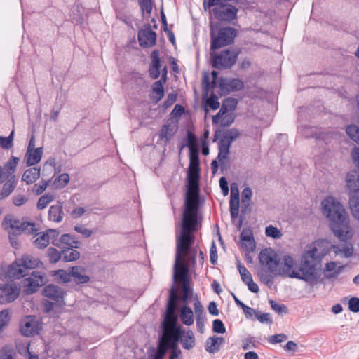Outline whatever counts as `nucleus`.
Returning <instances> with one entry per match:
<instances>
[{"instance_id": "nucleus-20", "label": "nucleus", "mask_w": 359, "mask_h": 359, "mask_svg": "<svg viewBox=\"0 0 359 359\" xmlns=\"http://www.w3.org/2000/svg\"><path fill=\"white\" fill-rule=\"evenodd\" d=\"M167 69H163L161 79L154 83L151 87L152 94L151 99L156 102H158L164 96L163 83L166 81Z\"/></svg>"}, {"instance_id": "nucleus-16", "label": "nucleus", "mask_w": 359, "mask_h": 359, "mask_svg": "<svg viewBox=\"0 0 359 359\" xmlns=\"http://www.w3.org/2000/svg\"><path fill=\"white\" fill-rule=\"evenodd\" d=\"M239 245L247 252H252L255 250L256 244L252 230L250 228H244L240 235Z\"/></svg>"}, {"instance_id": "nucleus-11", "label": "nucleus", "mask_w": 359, "mask_h": 359, "mask_svg": "<svg viewBox=\"0 0 359 359\" xmlns=\"http://www.w3.org/2000/svg\"><path fill=\"white\" fill-rule=\"evenodd\" d=\"M21 287L15 283L0 284V304L13 302L20 294Z\"/></svg>"}, {"instance_id": "nucleus-60", "label": "nucleus", "mask_w": 359, "mask_h": 359, "mask_svg": "<svg viewBox=\"0 0 359 359\" xmlns=\"http://www.w3.org/2000/svg\"><path fill=\"white\" fill-rule=\"evenodd\" d=\"M9 321V311L4 309L0 311V331L7 325Z\"/></svg>"}, {"instance_id": "nucleus-33", "label": "nucleus", "mask_w": 359, "mask_h": 359, "mask_svg": "<svg viewBox=\"0 0 359 359\" xmlns=\"http://www.w3.org/2000/svg\"><path fill=\"white\" fill-rule=\"evenodd\" d=\"M72 278L76 283H86L89 280V277L86 274L83 268L75 266L72 268Z\"/></svg>"}, {"instance_id": "nucleus-49", "label": "nucleus", "mask_w": 359, "mask_h": 359, "mask_svg": "<svg viewBox=\"0 0 359 359\" xmlns=\"http://www.w3.org/2000/svg\"><path fill=\"white\" fill-rule=\"evenodd\" d=\"M230 212L232 218H236L239 212V198H230Z\"/></svg>"}, {"instance_id": "nucleus-6", "label": "nucleus", "mask_w": 359, "mask_h": 359, "mask_svg": "<svg viewBox=\"0 0 359 359\" xmlns=\"http://www.w3.org/2000/svg\"><path fill=\"white\" fill-rule=\"evenodd\" d=\"M164 332L159 342L157 350L153 351L154 359H163L168 348L177 346L181 336L180 327L163 328Z\"/></svg>"}, {"instance_id": "nucleus-51", "label": "nucleus", "mask_w": 359, "mask_h": 359, "mask_svg": "<svg viewBox=\"0 0 359 359\" xmlns=\"http://www.w3.org/2000/svg\"><path fill=\"white\" fill-rule=\"evenodd\" d=\"M62 256V252H60L57 249L53 248H48V257L49 258L50 262L56 263L61 259Z\"/></svg>"}, {"instance_id": "nucleus-43", "label": "nucleus", "mask_w": 359, "mask_h": 359, "mask_svg": "<svg viewBox=\"0 0 359 359\" xmlns=\"http://www.w3.org/2000/svg\"><path fill=\"white\" fill-rule=\"evenodd\" d=\"M347 135L359 145V128L355 125H350L346 129Z\"/></svg>"}, {"instance_id": "nucleus-57", "label": "nucleus", "mask_w": 359, "mask_h": 359, "mask_svg": "<svg viewBox=\"0 0 359 359\" xmlns=\"http://www.w3.org/2000/svg\"><path fill=\"white\" fill-rule=\"evenodd\" d=\"M212 330L215 332L219 334H224L226 332L225 326L219 319H215L213 320Z\"/></svg>"}, {"instance_id": "nucleus-31", "label": "nucleus", "mask_w": 359, "mask_h": 359, "mask_svg": "<svg viewBox=\"0 0 359 359\" xmlns=\"http://www.w3.org/2000/svg\"><path fill=\"white\" fill-rule=\"evenodd\" d=\"M234 121V116L233 113L229 111H226L222 115H219V112L217 115L212 117V123L214 124H219L222 126H229L231 125Z\"/></svg>"}, {"instance_id": "nucleus-42", "label": "nucleus", "mask_w": 359, "mask_h": 359, "mask_svg": "<svg viewBox=\"0 0 359 359\" xmlns=\"http://www.w3.org/2000/svg\"><path fill=\"white\" fill-rule=\"evenodd\" d=\"M54 195L50 193L41 196L37 203V208L39 210H43L46 208L48 205L54 200Z\"/></svg>"}, {"instance_id": "nucleus-63", "label": "nucleus", "mask_w": 359, "mask_h": 359, "mask_svg": "<svg viewBox=\"0 0 359 359\" xmlns=\"http://www.w3.org/2000/svg\"><path fill=\"white\" fill-rule=\"evenodd\" d=\"M348 309L353 313H358L359 311V298H351L348 302Z\"/></svg>"}, {"instance_id": "nucleus-45", "label": "nucleus", "mask_w": 359, "mask_h": 359, "mask_svg": "<svg viewBox=\"0 0 359 359\" xmlns=\"http://www.w3.org/2000/svg\"><path fill=\"white\" fill-rule=\"evenodd\" d=\"M237 268L243 282L245 283V284L248 283V282H251L252 278L249 271L240 262L237 263Z\"/></svg>"}, {"instance_id": "nucleus-8", "label": "nucleus", "mask_w": 359, "mask_h": 359, "mask_svg": "<svg viewBox=\"0 0 359 359\" xmlns=\"http://www.w3.org/2000/svg\"><path fill=\"white\" fill-rule=\"evenodd\" d=\"M259 262L261 269L268 270L276 276L280 260L275 250L271 248L262 250L259 254Z\"/></svg>"}, {"instance_id": "nucleus-3", "label": "nucleus", "mask_w": 359, "mask_h": 359, "mask_svg": "<svg viewBox=\"0 0 359 359\" xmlns=\"http://www.w3.org/2000/svg\"><path fill=\"white\" fill-rule=\"evenodd\" d=\"M199 159L197 149L189 147V165L188 170V189L186 194L185 208L182 219L196 220L199 203Z\"/></svg>"}, {"instance_id": "nucleus-23", "label": "nucleus", "mask_w": 359, "mask_h": 359, "mask_svg": "<svg viewBox=\"0 0 359 359\" xmlns=\"http://www.w3.org/2000/svg\"><path fill=\"white\" fill-rule=\"evenodd\" d=\"M43 147H38L36 149L27 150L25 155V161L27 166H33L39 163L42 158Z\"/></svg>"}, {"instance_id": "nucleus-30", "label": "nucleus", "mask_w": 359, "mask_h": 359, "mask_svg": "<svg viewBox=\"0 0 359 359\" xmlns=\"http://www.w3.org/2000/svg\"><path fill=\"white\" fill-rule=\"evenodd\" d=\"M63 219L62 205L58 203L50 206L48 211V219L50 221L59 223Z\"/></svg>"}, {"instance_id": "nucleus-7", "label": "nucleus", "mask_w": 359, "mask_h": 359, "mask_svg": "<svg viewBox=\"0 0 359 359\" xmlns=\"http://www.w3.org/2000/svg\"><path fill=\"white\" fill-rule=\"evenodd\" d=\"M300 273L295 259L290 255H285L279 262L276 276L302 280Z\"/></svg>"}, {"instance_id": "nucleus-41", "label": "nucleus", "mask_w": 359, "mask_h": 359, "mask_svg": "<svg viewBox=\"0 0 359 359\" xmlns=\"http://www.w3.org/2000/svg\"><path fill=\"white\" fill-rule=\"evenodd\" d=\"M239 136V130L236 128H232L224 132L222 139L231 144V143Z\"/></svg>"}, {"instance_id": "nucleus-53", "label": "nucleus", "mask_w": 359, "mask_h": 359, "mask_svg": "<svg viewBox=\"0 0 359 359\" xmlns=\"http://www.w3.org/2000/svg\"><path fill=\"white\" fill-rule=\"evenodd\" d=\"M259 276L263 283L269 285L272 283L274 276L270 271H268V270L261 269L259 272Z\"/></svg>"}, {"instance_id": "nucleus-56", "label": "nucleus", "mask_w": 359, "mask_h": 359, "mask_svg": "<svg viewBox=\"0 0 359 359\" xmlns=\"http://www.w3.org/2000/svg\"><path fill=\"white\" fill-rule=\"evenodd\" d=\"M206 106L209 107L213 110H216L219 107V102L217 95L212 94L206 100Z\"/></svg>"}, {"instance_id": "nucleus-10", "label": "nucleus", "mask_w": 359, "mask_h": 359, "mask_svg": "<svg viewBox=\"0 0 359 359\" xmlns=\"http://www.w3.org/2000/svg\"><path fill=\"white\" fill-rule=\"evenodd\" d=\"M41 330V323L35 316H26L20 320V331L25 337H33L38 334Z\"/></svg>"}, {"instance_id": "nucleus-40", "label": "nucleus", "mask_w": 359, "mask_h": 359, "mask_svg": "<svg viewBox=\"0 0 359 359\" xmlns=\"http://www.w3.org/2000/svg\"><path fill=\"white\" fill-rule=\"evenodd\" d=\"M349 208L353 217L359 222V198L352 196L349 199Z\"/></svg>"}, {"instance_id": "nucleus-61", "label": "nucleus", "mask_w": 359, "mask_h": 359, "mask_svg": "<svg viewBox=\"0 0 359 359\" xmlns=\"http://www.w3.org/2000/svg\"><path fill=\"white\" fill-rule=\"evenodd\" d=\"M255 316L261 323H272L271 316L268 313H262L260 311H257Z\"/></svg>"}, {"instance_id": "nucleus-47", "label": "nucleus", "mask_w": 359, "mask_h": 359, "mask_svg": "<svg viewBox=\"0 0 359 359\" xmlns=\"http://www.w3.org/2000/svg\"><path fill=\"white\" fill-rule=\"evenodd\" d=\"M193 290L189 287L188 282L184 283L182 285V295L181 299L184 304H188L189 298L192 296Z\"/></svg>"}, {"instance_id": "nucleus-12", "label": "nucleus", "mask_w": 359, "mask_h": 359, "mask_svg": "<svg viewBox=\"0 0 359 359\" xmlns=\"http://www.w3.org/2000/svg\"><path fill=\"white\" fill-rule=\"evenodd\" d=\"M10 224V233L13 234H20L22 233L26 234H32L38 231L36 225L33 222H20L16 219H10L8 221L6 218L4 226L5 228H8V223Z\"/></svg>"}, {"instance_id": "nucleus-54", "label": "nucleus", "mask_w": 359, "mask_h": 359, "mask_svg": "<svg viewBox=\"0 0 359 359\" xmlns=\"http://www.w3.org/2000/svg\"><path fill=\"white\" fill-rule=\"evenodd\" d=\"M55 276L62 283H68L72 279V269L69 272L65 270H58L56 272Z\"/></svg>"}, {"instance_id": "nucleus-1", "label": "nucleus", "mask_w": 359, "mask_h": 359, "mask_svg": "<svg viewBox=\"0 0 359 359\" xmlns=\"http://www.w3.org/2000/svg\"><path fill=\"white\" fill-rule=\"evenodd\" d=\"M196 220L182 219L180 233H176V255L174 267V279L182 283H187L188 268L184 262L194 241L193 233L197 230Z\"/></svg>"}, {"instance_id": "nucleus-24", "label": "nucleus", "mask_w": 359, "mask_h": 359, "mask_svg": "<svg viewBox=\"0 0 359 359\" xmlns=\"http://www.w3.org/2000/svg\"><path fill=\"white\" fill-rule=\"evenodd\" d=\"M151 64L149 67V72L150 76L153 79L158 78L161 72V61L159 57V53L158 50H154L151 54Z\"/></svg>"}, {"instance_id": "nucleus-21", "label": "nucleus", "mask_w": 359, "mask_h": 359, "mask_svg": "<svg viewBox=\"0 0 359 359\" xmlns=\"http://www.w3.org/2000/svg\"><path fill=\"white\" fill-rule=\"evenodd\" d=\"M178 130L177 123L173 121H168L164 124L160 131L159 137L165 144H167L175 135Z\"/></svg>"}, {"instance_id": "nucleus-46", "label": "nucleus", "mask_w": 359, "mask_h": 359, "mask_svg": "<svg viewBox=\"0 0 359 359\" xmlns=\"http://www.w3.org/2000/svg\"><path fill=\"white\" fill-rule=\"evenodd\" d=\"M265 234L268 237L273 238L274 239H278L281 238L282 233L281 231L272 225H269L266 227Z\"/></svg>"}, {"instance_id": "nucleus-27", "label": "nucleus", "mask_w": 359, "mask_h": 359, "mask_svg": "<svg viewBox=\"0 0 359 359\" xmlns=\"http://www.w3.org/2000/svg\"><path fill=\"white\" fill-rule=\"evenodd\" d=\"M224 343V339L217 336L209 337L206 341L205 350L210 353L217 352Z\"/></svg>"}, {"instance_id": "nucleus-44", "label": "nucleus", "mask_w": 359, "mask_h": 359, "mask_svg": "<svg viewBox=\"0 0 359 359\" xmlns=\"http://www.w3.org/2000/svg\"><path fill=\"white\" fill-rule=\"evenodd\" d=\"M69 182V176L67 173H63L57 176L53 181V185L57 189L65 187Z\"/></svg>"}, {"instance_id": "nucleus-22", "label": "nucleus", "mask_w": 359, "mask_h": 359, "mask_svg": "<svg viewBox=\"0 0 359 359\" xmlns=\"http://www.w3.org/2000/svg\"><path fill=\"white\" fill-rule=\"evenodd\" d=\"M53 245L61 249L79 247V241L69 234H63L60 236V239L55 238L53 241Z\"/></svg>"}, {"instance_id": "nucleus-39", "label": "nucleus", "mask_w": 359, "mask_h": 359, "mask_svg": "<svg viewBox=\"0 0 359 359\" xmlns=\"http://www.w3.org/2000/svg\"><path fill=\"white\" fill-rule=\"evenodd\" d=\"M237 105V100L233 98H227L223 102L219 111V115L224 114L226 111L233 113Z\"/></svg>"}, {"instance_id": "nucleus-17", "label": "nucleus", "mask_w": 359, "mask_h": 359, "mask_svg": "<svg viewBox=\"0 0 359 359\" xmlns=\"http://www.w3.org/2000/svg\"><path fill=\"white\" fill-rule=\"evenodd\" d=\"M138 40L140 45L144 48L151 47L155 45L156 34L151 30V26L148 25L138 32Z\"/></svg>"}, {"instance_id": "nucleus-59", "label": "nucleus", "mask_w": 359, "mask_h": 359, "mask_svg": "<svg viewBox=\"0 0 359 359\" xmlns=\"http://www.w3.org/2000/svg\"><path fill=\"white\" fill-rule=\"evenodd\" d=\"M49 184V181H41L38 184H36L33 188V191L36 194L39 195L42 194L47 188Z\"/></svg>"}, {"instance_id": "nucleus-58", "label": "nucleus", "mask_w": 359, "mask_h": 359, "mask_svg": "<svg viewBox=\"0 0 359 359\" xmlns=\"http://www.w3.org/2000/svg\"><path fill=\"white\" fill-rule=\"evenodd\" d=\"M269 304L272 309L279 314L286 313L287 311V307L284 304H278L273 300H270Z\"/></svg>"}, {"instance_id": "nucleus-2", "label": "nucleus", "mask_w": 359, "mask_h": 359, "mask_svg": "<svg viewBox=\"0 0 359 359\" xmlns=\"http://www.w3.org/2000/svg\"><path fill=\"white\" fill-rule=\"evenodd\" d=\"M322 211L330 221V226L336 237L342 242L351 240L354 232L350 218L343 205L332 197H327L322 203Z\"/></svg>"}, {"instance_id": "nucleus-64", "label": "nucleus", "mask_w": 359, "mask_h": 359, "mask_svg": "<svg viewBox=\"0 0 359 359\" xmlns=\"http://www.w3.org/2000/svg\"><path fill=\"white\" fill-rule=\"evenodd\" d=\"M139 4L143 11L150 13L152 11L151 0H138Z\"/></svg>"}, {"instance_id": "nucleus-29", "label": "nucleus", "mask_w": 359, "mask_h": 359, "mask_svg": "<svg viewBox=\"0 0 359 359\" xmlns=\"http://www.w3.org/2000/svg\"><path fill=\"white\" fill-rule=\"evenodd\" d=\"M175 311L176 309H173L172 306L167 307L165 317L163 323V328L180 327L177 326V317Z\"/></svg>"}, {"instance_id": "nucleus-36", "label": "nucleus", "mask_w": 359, "mask_h": 359, "mask_svg": "<svg viewBox=\"0 0 359 359\" xmlns=\"http://www.w3.org/2000/svg\"><path fill=\"white\" fill-rule=\"evenodd\" d=\"M346 186L353 192H357L359 190V177L355 171L348 172L346 178Z\"/></svg>"}, {"instance_id": "nucleus-62", "label": "nucleus", "mask_w": 359, "mask_h": 359, "mask_svg": "<svg viewBox=\"0 0 359 359\" xmlns=\"http://www.w3.org/2000/svg\"><path fill=\"white\" fill-rule=\"evenodd\" d=\"M287 339V336L285 334H278L271 335L269 337L268 341L270 344H278L285 341Z\"/></svg>"}, {"instance_id": "nucleus-19", "label": "nucleus", "mask_w": 359, "mask_h": 359, "mask_svg": "<svg viewBox=\"0 0 359 359\" xmlns=\"http://www.w3.org/2000/svg\"><path fill=\"white\" fill-rule=\"evenodd\" d=\"M215 17L219 20L231 21L235 18L237 9L231 5L222 6L213 9Z\"/></svg>"}, {"instance_id": "nucleus-38", "label": "nucleus", "mask_w": 359, "mask_h": 359, "mask_svg": "<svg viewBox=\"0 0 359 359\" xmlns=\"http://www.w3.org/2000/svg\"><path fill=\"white\" fill-rule=\"evenodd\" d=\"M73 248L62 249V259L65 262H72L79 258L80 253Z\"/></svg>"}, {"instance_id": "nucleus-28", "label": "nucleus", "mask_w": 359, "mask_h": 359, "mask_svg": "<svg viewBox=\"0 0 359 359\" xmlns=\"http://www.w3.org/2000/svg\"><path fill=\"white\" fill-rule=\"evenodd\" d=\"M332 249L335 255L345 258L351 257L353 253V247L351 243L334 245H332Z\"/></svg>"}, {"instance_id": "nucleus-25", "label": "nucleus", "mask_w": 359, "mask_h": 359, "mask_svg": "<svg viewBox=\"0 0 359 359\" xmlns=\"http://www.w3.org/2000/svg\"><path fill=\"white\" fill-rule=\"evenodd\" d=\"M180 318L182 323L187 326H191L194 323V311L187 304H184L180 308Z\"/></svg>"}, {"instance_id": "nucleus-18", "label": "nucleus", "mask_w": 359, "mask_h": 359, "mask_svg": "<svg viewBox=\"0 0 359 359\" xmlns=\"http://www.w3.org/2000/svg\"><path fill=\"white\" fill-rule=\"evenodd\" d=\"M43 292L46 297L54 301L57 306H62L65 304L63 301L65 292L60 287L50 284L44 287Z\"/></svg>"}, {"instance_id": "nucleus-15", "label": "nucleus", "mask_w": 359, "mask_h": 359, "mask_svg": "<svg viewBox=\"0 0 359 359\" xmlns=\"http://www.w3.org/2000/svg\"><path fill=\"white\" fill-rule=\"evenodd\" d=\"M59 236V231L55 229H48L45 232L36 234L34 238V243L35 246L39 249H43L47 247L50 243H53V241L55 240Z\"/></svg>"}, {"instance_id": "nucleus-13", "label": "nucleus", "mask_w": 359, "mask_h": 359, "mask_svg": "<svg viewBox=\"0 0 359 359\" xmlns=\"http://www.w3.org/2000/svg\"><path fill=\"white\" fill-rule=\"evenodd\" d=\"M43 284V275L39 271H33L31 275L22 280L23 291L26 294L35 292Z\"/></svg>"}, {"instance_id": "nucleus-50", "label": "nucleus", "mask_w": 359, "mask_h": 359, "mask_svg": "<svg viewBox=\"0 0 359 359\" xmlns=\"http://www.w3.org/2000/svg\"><path fill=\"white\" fill-rule=\"evenodd\" d=\"M15 187L14 180L11 179L6 182L3 187L2 192L0 194V198L8 196L14 189Z\"/></svg>"}, {"instance_id": "nucleus-26", "label": "nucleus", "mask_w": 359, "mask_h": 359, "mask_svg": "<svg viewBox=\"0 0 359 359\" xmlns=\"http://www.w3.org/2000/svg\"><path fill=\"white\" fill-rule=\"evenodd\" d=\"M221 87L227 91H238L241 90L244 85L238 79H224L221 81Z\"/></svg>"}, {"instance_id": "nucleus-34", "label": "nucleus", "mask_w": 359, "mask_h": 359, "mask_svg": "<svg viewBox=\"0 0 359 359\" xmlns=\"http://www.w3.org/2000/svg\"><path fill=\"white\" fill-rule=\"evenodd\" d=\"M343 269V266H337L336 262H330L326 264L324 269V273L327 278H335L341 273Z\"/></svg>"}, {"instance_id": "nucleus-55", "label": "nucleus", "mask_w": 359, "mask_h": 359, "mask_svg": "<svg viewBox=\"0 0 359 359\" xmlns=\"http://www.w3.org/2000/svg\"><path fill=\"white\" fill-rule=\"evenodd\" d=\"M18 161V158L13 156L6 164L5 169L8 174H12L15 172Z\"/></svg>"}, {"instance_id": "nucleus-35", "label": "nucleus", "mask_w": 359, "mask_h": 359, "mask_svg": "<svg viewBox=\"0 0 359 359\" xmlns=\"http://www.w3.org/2000/svg\"><path fill=\"white\" fill-rule=\"evenodd\" d=\"M181 342L184 348L189 350L195 346V338L191 330L181 331Z\"/></svg>"}, {"instance_id": "nucleus-4", "label": "nucleus", "mask_w": 359, "mask_h": 359, "mask_svg": "<svg viewBox=\"0 0 359 359\" xmlns=\"http://www.w3.org/2000/svg\"><path fill=\"white\" fill-rule=\"evenodd\" d=\"M316 244L311 245L302 255L299 266L302 280L307 283L317 280L320 269V257L317 255Z\"/></svg>"}, {"instance_id": "nucleus-32", "label": "nucleus", "mask_w": 359, "mask_h": 359, "mask_svg": "<svg viewBox=\"0 0 359 359\" xmlns=\"http://www.w3.org/2000/svg\"><path fill=\"white\" fill-rule=\"evenodd\" d=\"M39 177L40 169L36 168H30L24 172L22 180L27 184H31L35 182Z\"/></svg>"}, {"instance_id": "nucleus-52", "label": "nucleus", "mask_w": 359, "mask_h": 359, "mask_svg": "<svg viewBox=\"0 0 359 359\" xmlns=\"http://www.w3.org/2000/svg\"><path fill=\"white\" fill-rule=\"evenodd\" d=\"M194 308L196 318H205L204 309L198 298L195 299Z\"/></svg>"}, {"instance_id": "nucleus-48", "label": "nucleus", "mask_w": 359, "mask_h": 359, "mask_svg": "<svg viewBox=\"0 0 359 359\" xmlns=\"http://www.w3.org/2000/svg\"><path fill=\"white\" fill-rule=\"evenodd\" d=\"M14 130H12L11 134L6 137L0 136V147L4 149H9L13 147Z\"/></svg>"}, {"instance_id": "nucleus-14", "label": "nucleus", "mask_w": 359, "mask_h": 359, "mask_svg": "<svg viewBox=\"0 0 359 359\" xmlns=\"http://www.w3.org/2000/svg\"><path fill=\"white\" fill-rule=\"evenodd\" d=\"M237 59V54L233 50H224L213 59V67L217 69H225L233 65Z\"/></svg>"}, {"instance_id": "nucleus-9", "label": "nucleus", "mask_w": 359, "mask_h": 359, "mask_svg": "<svg viewBox=\"0 0 359 359\" xmlns=\"http://www.w3.org/2000/svg\"><path fill=\"white\" fill-rule=\"evenodd\" d=\"M236 36L235 29L232 27H224L219 29L218 36H214V30L211 29V50L220 48L231 43Z\"/></svg>"}, {"instance_id": "nucleus-37", "label": "nucleus", "mask_w": 359, "mask_h": 359, "mask_svg": "<svg viewBox=\"0 0 359 359\" xmlns=\"http://www.w3.org/2000/svg\"><path fill=\"white\" fill-rule=\"evenodd\" d=\"M231 145V144L230 143L223 139L220 140L219 142V154L217 156L219 162L224 163V161L227 158Z\"/></svg>"}, {"instance_id": "nucleus-5", "label": "nucleus", "mask_w": 359, "mask_h": 359, "mask_svg": "<svg viewBox=\"0 0 359 359\" xmlns=\"http://www.w3.org/2000/svg\"><path fill=\"white\" fill-rule=\"evenodd\" d=\"M41 264L42 263L37 258L24 255L8 266L6 278L20 279L27 275L28 270L39 267Z\"/></svg>"}]
</instances>
